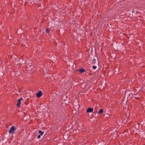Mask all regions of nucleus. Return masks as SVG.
Returning <instances> with one entry per match:
<instances>
[{"instance_id": "9", "label": "nucleus", "mask_w": 145, "mask_h": 145, "mask_svg": "<svg viewBox=\"0 0 145 145\" xmlns=\"http://www.w3.org/2000/svg\"><path fill=\"white\" fill-rule=\"evenodd\" d=\"M93 63L95 64L96 62V59L95 58H93Z\"/></svg>"}, {"instance_id": "14", "label": "nucleus", "mask_w": 145, "mask_h": 145, "mask_svg": "<svg viewBox=\"0 0 145 145\" xmlns=\"http://www.w3.org/2000/svg\"><path fill=\"white\" fill-rule=\"evenodd\" d=\"M144 145H145V144Z\"/></svg>"}, {"instance_id": "2", "label": "nucleus", "mask_w": 145, "mask_h": 145, "mask_svg": "<svg viewBox=\"0 0 145 145\" xmlns=\"http://www.w3.org/2000/svg\"><path fill=\"white\" fill-rule=\"evenodd\" d=\"M23 100V99L22 98H20L19 99L17 100V101L18 102V103L17 104V107H20L21 101Z\"/></svg>"}, {"instance_id": "6", "label": "nucleus", "mask_w": 145, "mask_h": 145, "mask_svg": "<svg viewBox=\"0 0 145 145\" xmlns=\"http://www.w3.org/2000/svg\"><path fill=\"white\" fill-rule=\"evenodd\" d=\"M103 110L102 109H100L98 112V114H101L103 113Z\"/></svg>"}, {"instance_id": "8", "label": "nucleus", "mask_w": 145, "mask_h": 145, "mask_svg": "<svg viewBox=\"0 0 145 145\" xmlns=\"http://www.w3.org/2000/svg\"><path fill=\"white\" fill-rule=\"evenodd\" d=\"M79 71L80 72V73H82L84 72L85 70L83 69H81L79 70Z\"/></svg>"}, {"instance_id": "1", "label": "nucleus", "mask_w": 145, "mask_h": 145, "mask_svg": "<svg viewBox=\"0 0 145 145\" xmlns=\"http://www.w3.org/2000/svg\"><path fill=\"white\" fill-rule=\"evenodd\" d=\"M16 130V127L12 126L10 129L9 131V133L10 134H14V131Z\"/></svg>"}, {"instance_id": "12", "label": "nucleus", "mask_w": 145, "mask_h": 145, "mask_svg": "<svg viewBox=\"0 0 145 145\" xmlns=\"http://www.w3.org/2000/svg\"><path fill=\"white\" fill-rule=\"evenodd\" d=\"M40 136L41 135H38L37 136V138L38 139L40 137Z\"/></svg>"}, {"instance_id": "4", "label": "nucleus", "mask_w": 145, "mask_h": 145, "mask_svg": "<svg viewBox=\"0 0 145 145\" xmlns=\"http://www.w3.org/2000/svg\"><path fill=\"white\" fill-rule=\"evenodd\" d=\"M36 95V96L38 97H40L42 96V91H40L38 93H37Z\"/></svg>"}, {"instance_id": "13", "label": "nucleus", "mask_w": 145, "mask_h": 145, "mask_svg": "<svg viewBox=\"0 0 145 145\" xmlns=\"http://www.w3.org/2000/svg\"><path fill=\"white\" fill-rule=\"evenodd\" d=\"M135 98L137 99V98H138V97H135Z\"/></svg>"}, {"instance_id": "7", "label": "nucleus", "mask_w": 145, "mask_h": 145, "mask_svg": "<svg viewBox=\"0 0 145 145\" xmlns=\"http://www.w3.org/2000/svg\"><path fill=\"white\" fill-rule=\"evenodd\" d=\"M39 134H40V135L41 136H42L44 133V132L40 130H39Z\"/></svg>"}, {"instance_id": "10", "label": "nucleus", "mask_w": 145, "mask_h": 145, "mask_svg": "<svg viewBox=\"0 0 145 145\" xmlns=\"http://www.w3.org/2000/svg\"><path fill=\"white\" fill-rule=\"evenodd\" d=\"M50 31V30H49L48 29H46V31L47 33L49 34Z\"/></svg>"}, {"instance_id": "11", "label": "nucleus", "mask_w": 145, "mask_h": 145, "mask_svg": "<svg viewBox=\"0 0 145 145\" xmlns=\"http://www.w3.org/2000/svg\"><path fill=\"white\" fill-rule=\"evenodd\" d=\"M94 69H95L97 68V66H93L92 67Z\"/></svg>"}, {"instance_id": "5", "label": "nucleus", "mask_w": 145, "mask_h": 145, "mask_svg": "<svg viewBox=\"0 0 145 145\" xmlns=\"http://www.w3.org/2000/svg\"><path fill=\"white\" fill-rule=\"evenodd\" d=\"M104 115H106V118L107 119L109 118H110V115L109 114H104Z\"/></svg>"}, {"instance_id": "3", "label": "nucleus", "mask_w": 145, "mask_h": 145, "mask_svg": "<svg viewBox=\"0 0 145 145\" xmlns=\"http://www.w3.org/2000/svg\"><path fill=\"white\" fill-rule=\"evenodd\" d=\"M93 111V109L92 108H88L86 110V112L87 113H88L89 112H92Z\"/></svg>"}]
</instances>
